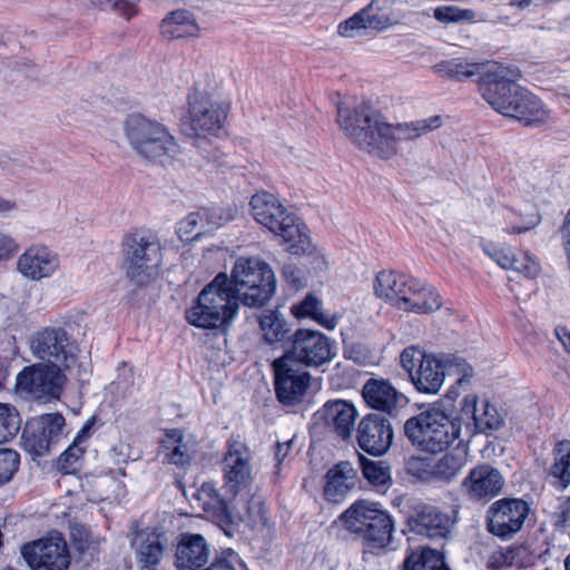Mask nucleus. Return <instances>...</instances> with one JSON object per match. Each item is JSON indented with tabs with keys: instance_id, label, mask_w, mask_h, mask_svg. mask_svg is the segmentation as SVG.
<instances>
[{
	"instance_id": "f257e3e1",
	"label": "nucleus",
	"mask_w": 570,
	"mask_h": 570,
	"mask_svg": "<svg viewBox=\"0 0 570 570\" xmlns=\"http://www.w3.org/2000/svg\"><path fill=\"white\" fill-rule=\"evenodd\" d=\"M520 70L499 62L490 63L484 80L479 83L483 99L503 116L515 118L527 125L542 122L548 111L541 100L517 83Z\"/></svg>"
},
{
	"instance_id": "f03ea898",
	"label": "nucleus",
	"mask_w": 570,
	"mask_h": 570,
	"mask_svg": "<svg viewBox=\"0 0 570 570\" xmlns=\"http://www.w3.org/2000/svg\"><path fill=\"white\" fill-rule=\"evenodd\" d=\"M340 128L362 150L380 157L390 158L397 151L394 125L367 104H360L353 109L344 104L337 106Z\"/></svg>"
},
{
	"instance_id": "7ed1b4c3",
	"label": "nucleus",
	"mask_w": 570,
	"mask_h": 570,
	"mask_svg": "<svg viewBox=\"0 0 570 570\" xmlns=\"http://www.w3.org/2000/svg\"><path fill=\"white\" fill-rule=\"evenodd\" d=\"M121 132L130 153L147 164L165 166L181 153L177 139L166 125L141 114L128 115Z\"/></svg>"
},
{
	"instance_id": "20e7f679",
	"label": "nucleus",
	"mask_w": 570,
	"mask_h": 570,
	"mask_svg": "<svg viewBox=\"0 0 570 570\" xmlns=\"http://www.w3.org/2000/svg\"><path fill=\"white\" fill-rule=\"evenodd\" d=\"M249 205L254 219L279 237L288 253L302 255L311 250L308 228L276 196L266 191L257 193Z\"/></svg>"
},
{
	"instance_id": "39448f33",
	"label": "nucleus",
	"mask_w": 570,
	"mask_h": 570,
	"mask_svg": "<svg viewBox=\"0 0 570 570\" xmlns=\"http://www.w3.org/2000/svg\"><path fill=\"white\" fill-rule=\"evenodd\" d=\"M239 303L232 293L229 277L219 273L203 288L196 304L187 311L186 317L196 327L220 328L234 318Z\"/></svg>"
},
{
	"instance_id": "423d86ee",
	"label": "nucleus",
	"mask_w": 570,
	"mask_h": 570,
	"mask_svg": "<svg viewBox=\"0 0 570 570\" xmlns=\"http://www.w3.org/2000/svg\"><path fill=\"white\" fill-rule=\"evenodd\" d=\"M232 293L248 307L265 305L276 292V278L268 263L258 256H240L233 266Z\"/></svg>"
},
{
	"instance_id": "0eeeda50",
	"label": "nucleus",
	"mask_w": 570,
	"mask_h": 570,
	"mask_svg": "<svg viewBox=\"0 0 570 570\" xmlns=\"http://www.w3.org/2000/svg\"><path fill=\"white\" fill-rule=\"evenodd\" d=\"M460 423L435 405L410 417L404 424L412 444L431 454L446 450L460 436Z\"/></svg>"
},
{
	"instance_id": "6e6552de",
	"label": "nucleus",
	"mask_w": 570,
	"mask_h": 570,
	"mask_svg": "<svg viewBox=\"0 0 570 570\" xmlns=\"http://www.w3.org/2000/svg\"><path fill=\"white\" fill-rule=\"evenodd\" d=\"M228 109L217 92L196 83L188 96L189 135L199 141L215 135L223 127Z\"/></svg>"
},
{
	"instance_id": "1a4fd4ad",
	"label": "nucleus",
	"mask_w": 570,
	"mask_h": 570,
	"mask_svg": "<svg viewBox=\"0 0 570 570\" xmlns=\"http://www.w3.org/2000/svg\"><path fill=\"white\" fill-rule=\"evenodd\" d=\"M473 368L465 360L456 356L436 357L432 354L422 360L411 382L420 393L434 395L442 389L446 376H455L458 385L469 383Z\"/></svg>"
},
{
	"instance_id": "9d476101",
	"label": "nucleus",
	"mask_w": 570,
	"mask_h": 570,
	"mask_svg": "<svg viewBox=\"0 0 570 570\" xmlns=\"http://www.w3.org/2000/svg\"><path fill=\"white\" fill-rule=\"evenodd\" d=\"M122 245L127 276L138 285L147 283L160 264V244L150 233L135 232L125 237Z\"/></svg>"
},
{
	"instance_id": "9b49d317",
	"label": "nucleus",
	"mask_w": 570,
	"mask_h": 570,
	"mask_svg": "<svg viewBox=\"0 0 570 570\" xmlns=\"http://www.w3.org/2000/svg\"><path fill=\"white\" fill-rule=\"evenodd\" d=\"M29 348L32 356L42 364L63 371L76 364L77 345L60 326H46L35 332L29 341Z\"/></svg>"
},
{
	"instance_id": "f8f14e48",
	"label": "nucleus",
	"mask_w": 570,
	"mask_h": 570,
	"mask_svg": "<svg viewBox=\"0 0 570 570\" xmlns=\"http://www.w3.org/2000/svg\"><path fill=\"white\" fill-rule=\"evenodd\" d=\"M222 471L227 493L236 497L248 492L255 479L250 448L238 439L230 440L223 459Z\"/></svg>"
},
{
	"instance_id": "ddd939ff",
	"label": "nucleus",
	"mask_w": 570,
	"mask_h": 570,
	"mask_svg": "<svg viewBox=\"0 0 570 570\" xmlns=\"http://www.w3.org/2000/svg\"><path fill=\"white\" fill-rule=\"evenodd\" d=\"M66 375L63 370L42 363L26 366L16 377V389L35 400L60 397Z\"/></svg>"
},
{
	"instance_id": "4468645a",
	"label": "nucleus",
	"mask_w": 570,
	"mask_h": 570,
	"mask_svg": "<svg viewBox=\"0 0 570 570\" xmlns=\"http://www.w3.org/2000/svg\"><path fill=\"white\" fill-rule=\"evenodd\" d=\"M65 428L66 421L60 413L33 417L22 432V446L35 456H43L65 438Z\"/></svg>"
},
{
	"instance_id": "2eb2a0df",
	"label": "nucleus",
	"mask_w": 570,
	"mask_h": 570,
	"mask_svg": "<svg viewBox=\"0 0 570 570\" xmlns=\"http://www.w3.org/2000/svg\"><path fill=\"white\" fill-rule=\"evenodd\" d=\"M399 20L392 0H372L360 12L338 26V33L346 38L361 37L367 32H381Z\"/></svg>"
},
{
	"instance_id": "dca6fc26",
	"label": "nucleus",
	"mask_w": 570,
	"mask_h": 570,
	"mask_svg": "<svg viewBox=\"0 0 570 570\" xmlns=\"http://www.w3.org/2000/svg\"><path fill=\"white\" fill-rule=\"evenodd\" d=\"M274 386L277 400L287 406L299 403L311 386V375L303 366L281 356L272 363Z\"/></svg>"
},
{
	"instance_id": "f3484780",
	"label": "nucleus",
	"mask_w": 570,
	"mask_h": 570,
	"mask_svg": "<svg viewBox=\"0 0 570 570\" xmlns=\"http://www.w3.org/2000/svg\"><path fill=\"white\" fill-rule=\"evenodd\" d=\"M21 554L32 570H67L70 563L67 542L58 533L26 543Z\"/></svg>"
},
{
	"instance_id": "a211bd4d",
	"label": "nucleus",
	"mask_w": 570,
	"mask_h": 570,
	"mask_svg": "<svg viewBox=\"0 0 570 570\" xmlns=\"http://www.w3.org/2000/svg\"><path fill=\"white\" fill-rule=\"evenodd\" d=\"M302 366H321L334 356L330 338L318 331L297 330L291 348L283 355Z\"/></svg>"
},
{
	"instance_id": "6ab92c4d",
	"label": "nucleus",
	"mask_w": 570,
	"mask_h": 570,
	"mask_svg": "<svg viewBox=\"0 0 570 570\" xmlns=\"http://www.w3.org/2000/svg\"><path fill=\"white\" fill-rule=\"evenodd\" d=\"M530 508L521 499H501L488 510V530L500 538H511L522 529Z\"/></svg>"
},
{
	"instance_id": "aec40b11",
	"label": "nucleus",
	"mask_w": 570,
	"mask_h": 570,
	"mask_svg": "<svg viewBox=\"0 0 570 570\" xmlns=\"http://www.w3.org/2000/svg\"><path fill=\"white\" fill-rule=\"evenodd\" d=\"M468 463V452L455 449L435 461L414 458L410 462L411 471L423 481L450 483L461 473Z\"/></svg>"
},
{
	"instance_id": "412c9836",
	"label": "nucleus",
	"mask_w": 570,
	"mask_h": 570,
	"mask_svg": "<svg viewBox=\"0 0 570 570\" xmlns=\"http://www.w3.org/2000/svg\"><path fill=\"white\" fill-rule=\"evenodd\" d=\"M17 271L26 279L40 282L53 276L60 267L58 254L47 245L27 247L17 259Z\"/></svg>"
},
{
	"instance_id": "4be33fe9",
	"label": "nucleus",
	"mask_w": 570,
	"mask_h": 570,
	"mask_svg": "<svg viewBox=\"0 0 570 570\" xmlns=\"http://www.w3.org/2000/svg\"><path fill=\"white\" fill-rule=\"evenodd\" d=\"M503 485L501 472L487 463L471 469L461 484L463 493L472 501H488L499 495Z\"/></svg>"
},
{
	"instance_id": "5701e85b",
	"label": "nucleus",
	"mask_w": 570,
	"mask_h": 570,
	"mask_svg": "<svg viewBox=\"0 0 570 570\" xmlns=\"http://www.w3.org/2000/svg\"><path fill=\"white\" fill-rule=\"evenodd\" d=\"M393 430L390 422L376 414L362 419L357 429V442L371 455H382L391 446Z\"/></svg>"
},
{
	"instance_id": "b1692460",
	"label": "nucleus",
	"mask_w": 570,
	"mask_h": 570,
	"mask_svg": "<svg viewBox=\"0 0 570 570\" xmlns=\"http://www.w3.org/2000/svg\"><path fill=\"white\" fill-rule=\"evenodd\" d=\"M412 532L430 539H445L450 534L452 520L449 514L432 505L417 507L407 518Z\"/></svg>"
},
{
	"instance_id": "393cba45",
	"label": "nucleus",
	"mask_w": 570,
	"mask_h": 570,
	"mask_svg": "<svg viewBox=\"0 0 570 570\" xmlns=\"http://www.w3.org/2000/svg\"><path fill=\"white\" fill-rule=\"evenodd\" d=\"M357 412L352 403L344 400L330 401L316 413L317 423H323L338 438L345 440L351 436Z\"/></svg>"
},
{
	"instance_id": "a878e982",
	"label": "nucleus",
	"mask_w": 570,
	"mask_h": 570,
	"mask_svg": "<svg viewBox=\"0 0 570 570\" xmlns=\"http://www.w3.org/2000/svg\"><path fill=\"white\" fill-rule=\"evenodd\" d=\"M482 249L504 269L515 271L528 278H535L540 274L539 262L529 253H521L518 256L510 246L492 242L483 243Z\"/></svg>"
},
{
	"instance_id": "bb28decb",
	"label": "nucleus",
	"mask_w": 570,
	"mask_h": 570,
	"mask_svg": "<svg viewBox=\"0 0 570 570\" xmlns=\"http://www.w3.org/2000/svg\"><path fill=\"white\" fill-rule=\"evenodd\" d=\"M461 412L473 420L474 428L480 433L499 430L504 424V416L497 406L487 400L480 402L473 393L462 399Z\"/></svg>"
},
{
	"instance_id": "cd10ccee",
	"label": "nucleus",
	"mask_w": 570,
	"mask_h": 570,
	"mask_svg": "<svg viewBox=\"0 0 570 570\" xmlns=\"http://www.w3.org/2000/svg\"><path fill=\"white\" fill-rule=\"evenodd\" d=\"M443 307V297L432 285L413 278L401 311L417 315H430Z\"/></svg>"
},
{
	"instance_id": "c85d7f7f",
	"label": "nucleus",
	"mask_w": 570,
	"mask_h": 570,
	"mask_svg": "<svg viewBox=\"0 0 570 570\" xmlns=\"http://www.w3.org/2000/svg\"><path fill=\"white\" fill-rule=\"evenodd\" d=\"M413 278L393 271H381L374 279V294L401 311Z\"/></svg>"
},
{
	"instance_id": "c756f323",
	"label": "nucleus",
	"mask_w": 570,
	"mask_h": 570,
	"mask_svg": "<svg viewBox=\"0 0 570 570\" xmlns=\"http://www.w3.org/2000/svg\"><path fill=\"white\" fill-rule=\"evenodd\" d=\"M130 543L139 568L155 570L164 553L163 535L155 530H139L134 533Z\"/></svg>"
},
{
	"instance_id": "7c9ffc66",
	"label": "nucleus",
	"mask_w": 570,
	"mask_h": 570,
	"mask_svg": "<svg viewBox=\"0 0 570 570\" xmlns=\"http://www.w3.org/2000/svg\"><path fill=\"white\" fill-rule=\"evenodd\" d=\"M195 453V441L190 434L178 429L167 430L160 441V454L168 464L185 466Z\"/></svg>"
},
{
	"instance_id": "2f4dec72",
	"label": "nucleus",
	"mask_w": 570,
	"mask_h": 570,
	"mask_svg": "<svg viewBox=\"0 0 570 570\" xmlns=\"http://www.w3.org/2000/svg\"><path fill=\"white\" fill-rule=\"evenodd\" d=\"M210 550L205 538L200 534L184 533L176 550V566L180 570H190L205 566Z\"/></svg>"
},
{
	"instance_id": "473e14b6",
	"label": "nucleus",
	"mask_w": 570,
	"mask_h": 570,
	"mask_svg": "<svg viewBox=\"0 0 570 570\" xmlns=\"http://www.w3.org/2000/svg\"><path fill=\"white\" fill-rule=\"evenodd\" d=\"M324 495L333 503L343 501L357 482V472L350 462L342 461L325 475Z\"/></svg>"
},
{
	"instance_id": "72a5a7b5",
	"label": "nucleus",
	"mask_w": 570,
	"mask_h": 570,
	"mask_svg": "<svg viewBox=\"0 0 570 570\" xmlns=\"http://www.w3.org/2000/svg\"><path fill=\"white\" fill-rule=\"evenodd\" d=\"M362 395L368 406L386 413H392L403 399V395L383 379H370L363 386Z\"/></svg>"
},
{
	"instance_id": "f704fd0d",
	"label": "nucleus",
	"mask_w": 570,
	"mask_h": 570,
	"mask_svg": "<svg viewBox=\"0 0 570 570\" xmlns=\"http://www.w3.org/2000/svg\"><path fill=\"white\" fill-rule=\"evenodd\" d=\"M491 62H473L462 58L440 61L433 66V71L441 76L458 81L469 79L473 76H480V82L484 80V73Z\"/></svg>"
},
{
	"instance_id": "c9c22d12",
	"label": "nucleus",
	"mask_w": 570,
	"mask_h": 570,
	"mask_svg": "<svg viewBox=\"0 0 570 570\" xmlns=\"http://www.w3.org/2000/svg\"><path fill=\"white\" fill-rule=\"evenodd\" d=\"M163 35L171 39L197 37L200 28L195 16L188 10L170 12L161 22Z\"/></svg>"
},
{
	"instance_id": "e433bc0d",
	"label": "nucleus",
	"mask_w": 570,
	"mask_h": 570,
	"mask_svg": "<svg viewBox=\"0 0 570 570\" xmlns=\"http://www.w3.org/2000/svg\"><path fill=\"white\" fill-rule=\"evenodd\" d=\"M379 507L372 501L357 500L340 515V522L347 531L362 537Z\"/></svg>"
},
{
	"instance_id": "4c0bfd02",
	"label": "nucleus",
	"mask_w": 570,
	"mask_h": 570,
	"mask_svg": "<svg viewBox=\"0 0 570 570\" xmlns=\"http://www.w3.org/2000/svg\"><path fill=\"white\" fill-rule=\"evenodd\" d=\"M194 498L198 507L202 508L209 518L219 522H227L229 520L230 515L227 503L213 483H203L194 494Z\"/></svg>"
},
{
	"instance_id": "58836bf2",
	"label": "nucleus",
	"mask_w": 570,
	"mask_h": 570,
	"mask_svg": "<svg viewBox=\"0 0 570 570\" xmlns=\"http://www.w3.org/2000/svg\"><path fill=\"white\" fill-rule=\"evenodd\" d=\"M393 531L394 523L392 517L379 507L361 538L374 548L382 549L391 542Z\"/></svg>"
},
{
	"instance_id": "ea45409f",
	"label": "nucleus",
	"mask_w": 570,
	"mask_h": 570,
	"mask_svg": "<svg viewBox=\"0 0 570 570\" xmlns=\"http://www.w3.org/2000/svg\"><path fill=\"white\" fill-rule=\"evenodd\" d=\"M291 312L298 320L311 318L327 330H333L337 325L336 316L323 311L321 301L312 294L294 304Z\"/></svg>"
},
{
	"instance_id": "a19ab883",
	"label": "nucleus",
	"mask_w": 570,
	"mask_h": 570,
	"mask_svg": "<svg viewBox=\"0 0 570 570\" xmlns=\"http://www.w3.org/2000/svg\"><path fill=\"white\" fill-rule=\"evenodd\" d=\"M262 338L273 345L286 338L289 333L288 324L283 314L276 311H265L258 317Z\"/></svg>"
},
{
	"instance_id": "79ce46f5",
	"label": "nucleus",
	"mask_w": 570,
	"mask_h": 570,
	"mask_svg": "<svg viewBox=\"0 0 570 570\" xmlns=\"http://www.w3.org/2000/svg\"><path fill=\"white\" fill-rule=\"evenodd\" d=\"M443 124L441 116H432L424 119H417L410 122L396 124L395 134L396 141L400 140H414L417 139L438 128Z\"/></svg>"
},
{
	"instance_id": "37998d69",
	"label": "nucleus",
	"mask_w": 570,
	"mask_h": 570,
	"mask_svg": "<svg viewBox=\"0 0 570 570\" xmlns=\"http://www.w3.org/2000/svg\"><path fill=\"white\" fill-rule=\"evenodd\" d=\"M403 570H449L442 553L433 549H423L411 553L403 562Z\"/></svg>"
},
{
	"instance_id": "c03bdc74",
	"label": "nucleus",
	"mask_w": 570,
	"mask_h": 570,
	"mask_svg": "<svg viewBox=\"0 0 570 570\" xmlns=\"http://www.w3.org/2000/svg\"><path fill=\"white\" fill-rule=\"evenodd\" d=\"M89 426H83L75 436L72 443L59 456L58 464L66 473H70L77 469L78 462L81 460L86 443L88 441Z\"/></svg>"
},
{
	"instance_id": "a18cd8bd",
	"label": "nucleus",
	"mask_w": 570,
	"mask_h": 570,
	"mask_svg": "<svg viewBox=\"0 0 570 570\" xmlns=\"http://www.w3.org/2000/svg\"><path fill=\"white\" fill-rule=\"evenodd\" d=\"M503 229L508 234H520L533 229L541 222L538 212L533 210L528 214H518L513 210H504L502 213Z\"/></svg>"
},
{
	"instance_id": "49530a36",
	"label": "nucleus",
	"mask_w": 570,
	"mask_h": 570,
	"mask_svg": "<svg viewBox=\"0 0 570 570\" xmlns=\"http://www.w3.org/2000/svg\"><path fill=\"white\" fill-rule=\"evenodd\" d=\"M553 455L551 474L559 480L562 488H567L570 484V440L558 442Z\"/></svg>"
},
{
	"instance_id": "de8ad7c7",
	"label": "nucleus",
	"mask_w": 570,
	"mask_h": 570,
	"mask_svg": "<svg viewBox=\"0 0 570 570\" xmlns=\"http://www.w3.org/2000/svg\"><path fill=\"white\" fill-rule=\"evenodd\" d=\"M20 415L10 403L0 402V444L11 441L20 430Z\"/></svg>"
},
{
	"instance_id": "09e8293b",
	"label": "nucleus",
	"mask_w": 570,
	"mask_h": 570,
	"mask_svg": "<svg viewBox=\"0 0 570 570\" xmlns=\"http://www.w3.org/2000/svg\"><path fill=\"white\" fill-rule=\"evenodd\" d=\"M198 214L202 215L205 232L208 233L233 220L237 214V209L235 206H215L199 210Z\"/></svg>"
},
{
	"instance_id": "8fccbe9b",
	"label": "nucleus",
	"mask_w": 570,
	"mask_h": 570,
	"mask_svg": "<svg viewBox=\"0 0 570 570\" xmlns=\"http://www.w3.org/2000/svg\"><path fill=\"white\" fill-rule=\"evenodd\" d=\"M176 233L181 242H190L205 234L202 215L198 212L187 215L177 224Z\"/></svg>"
},
{
	"instance_id": "3c124183",
	"label": "nucleus",
	"mask_w": 570,
	"mask_h": 570,
	"mask_svg": "<svg viewBox=\"0 0 570 570\" xmlns=\"http://www.w3.org/2000/svg\"><path fill=\"white\" fill-rule=\"evenodd\" d=\"M362 471L364 478L375 487H386L391 481L390 470L383 462L363 460Z\"/></svg>"
},
{
	"instance_id": "603ef678",
	"label": "nucleus",
	"mask_w": 570,
	"mask_h": 570,
	"mask_svg": "<svg viewBox=\"0 0 570 570\" xmlns=\"http://www.w3.org/2000/svg\"><path fill=\"white\" fill-rule=\"evenodd\" d=\"M239 519L252 525L266 524V510L261 498L253 495L245 502L244 512H239Z\"/></svg>"
},
{
	"instance_id": "864d4df0",
	"label": "nucleus",
	"mask_w": 570,
	"mask_h": 570,
	"mask_svg": "<svg viewBox=\"0 0 570 570\" xmlns=\"http://www.w3.org/2000/svg\"><path fill=\"white\" fill-rule=\"evenodd\" d=\"M20 455L11 449H0V484L9 482L18 471Z\"/></svg>"
},
{
	"instance_id": "5fc2aeb1",
	"label": "nucleus",
	"mask_w": 570,
	"mask_h": 570,
	"mask_svg": "<svg viewBox=\"0 0 570 570\" xmlns=\"http://www.w3.org/2000/svg\"><path fill=\"white\" fill-rule=\"evenodd\" d=\"M70 535L77 549L80 551L94 549L98 547L101 541L99 535L92 533V531L83 524L73 525Z\"/></svg>"
},
{
	"instance_id": "6e6d98bb",
	"label": "nucleus",
	"mask_w": 570,
	"mask_h": 570,
	"mask_svg": "<svg viewBox=\"0 0 570 570\" xmlns=\"http://www.w3.org/2000/svg\"><path fill=\"white\" fill-rule=\"evenodd\" d=\"M428 356L430 354H426L419 345H410L401 352L400 362L402 367L409 373L410 379L419 364L422 363V360Z\"/></svg>"
},
{
	"instance_id": "4d7b16f0",
	"label": "nucleus",
	"mask_w": 570,
	"mask_h": 570,
	"mask_svg": "<svg viewBox=\"0 0 570 570\" xmlns=\"http://www.w3.org/2000/svg\"><path fill=\"white\" fill-rule=\"evenodd\" d=\"M434 18L443 23L458 22L472 18L470 10H461L455 6H441L434 9Z\"/></svg>"
},
{
	"instance_id": "13d9d810",
	"label": "nucleus",
	"mask_w": 570,
	"mask_h": 570,
	"mask_svg": "<svg viewBox=\"0 0 570 570\" xmlns=\"http://www.w3.org/2000/svg\"><path fill=\"white\" fill-rule=\"evenodd\" d=\"M554 527L566 529L570 527V497L560 501L557 510L551 515Z\"/></svg>"
},
{
	"instance_id": "bf43d9fd",
	"label": "nucleus",
	"mask_w": 570,
	"mask_h": 570,
	"mask_svg": "<svg viewBox=\"0 0 570 570\" xmlns=\"http://www.w3.org/2000/svg\"><path fill=\"white\" fill-rule=\"evenodd\" d=\"M19 245L8 232L0 229V262L7 261L18 252Z\"/></svg>"
},
{
	"instance_id": "052dcab7",
	"label": "nucleus",
	"mask_w": 570,
	"mask_h": 570,
	"mask_svg": "<svg viewBox=\"0 0 570 570\" xmlns=\"http://www.w3.org/2000/svg\"><path fill=\"white\" fill-rule=\"evenodd\" d=\"M283 275L295 288L303 287L306 284L304 272L294 264H286L283 267Z\"/></svg>"
},
{
	"instance_id": "680f3d73",
	"label": "nucleus",
	"mask_w": 570,
	"mask_h": 570,
	"mask_svg": "<svg viewBox=\"0 0 570 570\" xmlns=\"http://www.w3.org/2000/svg\"><path fill=\"white\" fill-rule=\"evenodd\" d=\"M110 6L122 13L125 17L130 18L136 12V4L139 0H107Z\"/></svg>"
},
{
	"instance_id": "e2e57ef3",
	"label": "nucleus",
	"mask_w": 570,
	"mask_h": 570,
	"mask_svg": "<svg viewBox=\"0 0 570 570\" xmlns=\"http://www.w3.org/2000/svg\"><path fill=\"white\" fill-rule=\"evenodd\" d=\"M293 440H288L286 442H278L275 446V460L276 468L278 469L283 461L287 458V455L292 451Z\"/></svg>"
},
{
	"instance_id": "0e129e2a",
	"label": "nucleus",
	"mask_w": 570,
	"mask_h": 570,
	"mask_svg": "<svg viewBox=\"0 0 570 570\" xmlns=\"http://www.w3.org/2000/svg\"><path fill=\"white\" fill-rule=\"evenodd\" d=\"M128 445L125 443H118L112 446L110 454L112 455V459L116 463L126 462L128 454H127Z\"/></svg>"
},
{
	"instance_id": "69168bd1",
	"label": "nucleus",
	"mask_w": 570,
	"mask_h": 570,
	"mask_svg": "<svg viewBox=\"0 0 570 570\" xmlns=\"http://www.w3.org/2000/svg\"><path fill=\"white\" fill-rule=\"evenodd\" d=\"M118 379L120 382H124L126 385H134V372L132 368L127 367L126 364H122L121 367L118 370Z\"/></svg>"
},
{
	"instance_id": "338daca9",
	"label": "nucleus",
	"mask_w": 570,
	"mask_h": 570,
	"mask_svg": "<svg viewBox=\"0 0 570 570\" xmlns=\"http://www.w3.org/2000/svg\"><path fill=\"white\" fill-rule=\"evenodd\" d=\"M563 246L570 247V210L568 212L566 223L562 228Z\"/></svg>"
},
{
	"instance_id": "774afa93",
	"label": "nucleus",
	"mask_w": 570,
	"mask_h": 570,
	"mask_svg": "<svg viewBox=\"0 0 570 570\" xmlns=\"http://www.w3.org/2000/svg\"><path fill=\"white\" fill-rule=\"evenodd\" d=\"M557 335L564 348L570 353V332L564 328L560 331L557 330Z\"/></svg>"
}]
</instances>
